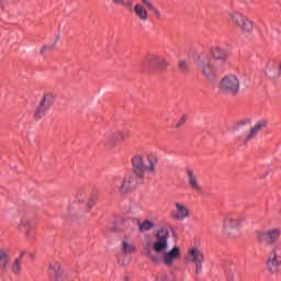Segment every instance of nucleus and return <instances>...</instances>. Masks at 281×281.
<instances>
[{"mask_svg": "<svg viewBox=\"0 0 281 281\" xmlns=\"http://www.w3.org/2000/svg\"><path fill=\"white\" fill-rule=\"evenodd\" d=\"M170 238V231L166 226H161L156 232V240L153 244V249L156 254H162V256L153 255L148 251L149 260L154 265L162 262L165 267H172L177 260H181V249L179 246H175L168 251V239Z\"/></svg>", "mask_w": 281, "mask_h": 281, "instance_id": "obj_1", "label": "nucleus"}, {"mask_svg": "<svg viewBox=\"0 0 281 281\" xmlns=\"http://www.w3.org/2000/svg\"><path fill=\"white\" fill-rule=\"evenodd\" d=\"M146 159L148 165H146V160L144 156L137 154L132 157V172L138 179H145L146 172L150 175L157 173V164H159V156L156 153H149L146 155Z\"/></svg>", "mask_w": 281, "mask_h": 281, "instance_id": "obj_2", "label": "nucleus"}, {"mask_svg": "<svg viewBox=\"0 0 281 281\" xmlns=\"http://www.w3.org/2000/svg\"><path fill=\"white\" fill-rule=\"evenodd\" d=\"M95 203H98V195L95 193L89 195V187L83 184L77 189L76 201L71 204V210L78 216H83L93 210Z\"/></svg>", "mask_w": 281, "mask_h": 281, "instance_id": "obj_3", "label": "nucleus"}, {"mask_svg": "<svg viewBox=\"0 0 281 281\" xmlns=\"http://www.w3.org/2000/svg\"><path fill=\"white\" fill-rule=\"evenodd\" d=\"M218 89L223 95L236 98L240 93V80L236 75H226L221 79Z\"/></svg>", "mask_w": 281, "mask_h": 281, "instance_id": "obj_4", "label": "nucleus"}, {"mask_svg": "<svg viewBox=\"0 0 281 281\" xmlns=\"http://www.w3.org/2000/svg\"><path fill=\"white\" fill-rule=\"evenodd\" d=\"M281 228H270L268 231H258L256 233L257 243L259 245H265L266 247H271L280 240Z\"/></svg>", "mask_w": 281, "mask_h": 281, "instance_id": "obj_5", "label": "nucleus"}, {"mask_svg": "<svg viewBox=\"0 0 281 281\" xmlns=\"http://www.w3.org/2000/svg\"><path fill=\"white\" fill-rule=\"evenodd\" d=\"M231 21L245 34H251L254 32V21L245 16V14L236 11L228 13Z\"/></svg>", "mask_w": 281, "mask_h": 281, "instance_id": "obj_6", "label": "nucleus"}, {"mask_svg": "<svg viewBox=\"0 0 281 281\" xmlns=\"http://www.w3.org/2000/svg\"><path fill=\"white\" fill-rule=\"evenodd\" d=\"M243 221L236 216H228L224 220V234L228 238H238Z\"/></svg>", "mask_w": 281, "mask_h": 281, "instance_id": "obj_7", "label": "nucleus"}, {"mask_svg": "<svg viewBox=\"0 0 281 281\" xmlns=\"http://www.w3.org/2000/svg\"><path fill=\"white\" fill-rule=\"evenodd\" d=\"M195 64L199 71H201L205 78H214V74H216V67H214V63H212V59L209 56H199Z\"/></svg>", "mask_w": 281, "mask_h": 281, "instance_id": "obj_8", "label": "nucleus"}, {"mask_svg": "<svg viewBox=\"0 0 281 281\" xmlns=\"http://www.w3.org/2000/svg\"><path fill=\"white\" fill-rule=\"evenodd\" d=\"M281 267V248L276 246L268 255L266 269L269 273H278Z\"/></svg>", "mask_w": 281, "mask_h": 281, "instance_id": "obj_9", "label": "nucleus"}, {"mask_svg": "<svg viewBox=\"0 0 281 281\" xmlns=\"http://www.w3.org/2000/svg\"><path fill=\"white\" fill-rule=\"evenodd\" d=\"M142 183H144V179L138 178L136 175L132 172L123 178L122 184L120 187V192L126 194V192H131L133 188H136V186H139Z\"/></svg>", "mask_w": 281, "mask_h": 281, "instance_id": "obj_10", "label": "nucleus"}, {"mask_svg": "<svg viewBox=\"0 0 281 281\" xmlns=\"http://www.w3.org/2000/svg\"><path fill=\"white\" fill-rule=\"evenodd\" d=\"M188 260L194 262L195 273L199 276L203 271V262L205 261V255L199 250V248H191L188 252Z\"/></svg>", "mask_w": 281, "mask_h": 281, "instance_id": "obj_11", "label": "nucleus"}, {"mask_svg": "<svg viewBox=\"0 0 281 281\" xmlns=\"http://www.w3.org/2000/svg\"><path fill=\"white\" fill-rule=\"evenodd\" d=\"M267 127V121L261 120L257 122V124L250 128V132L246 136H238L237 139L241 142L243 144L247 145L251 139L256 138L258 136V133H260L261 130Z\"/></svg>", "mask_w": 281, "mask_h": 281, "instance_id": "obj_12", "label": "nucleus"}, {"mask_svg": "<svg viewBox=\"0 0 281 281\" xmlns=\"http://www.w3.org/2000/svg\"><path fill=\"white\" fill-rule=\"evenodd\" d=\"M145 64L148 65L149 69H166L168 67V60L155 54L148 55Z\"/></svg>", "mask_w": 281, "mask_h": 281, "instance_id": "obj_13", "label": "nucleus"}, {"mask_svg": "<svg viewBox=\"0 0 281 281\" xmlns=\"http://www.w3.org/2000/svg\"><path fill=\"white\" fill-rule=\"evenodd\" d=\"M187 179L189 187L193 192H196L198 194H201L203 192V187L199 183V180L196 179V176L194 175V171L192 169L187 170Z\"/></svg>", "mask_w": 281, "mask_h": 281, "instance_id": "obj_14", "label": "nucleus"}, {"mask_svg": "<svg viewBox=\"0 0 281 281\" xmlns=\"http://www.w3.org/2000/svg\"><path fill=\"white\" fill-rule=\"evenodd\" d=\"M120 138L116 134V132L114 133H108L105 134L104 138H103V145L105 146V148H115L117 146V144H120Z\"/></svg>", "mask_w": 281, "mask_h": 281, "instance_id": "obj_15", "label": "nucleus"}, {"mask_svg": "<svg viewBox=\"0 0 281 281\" xmlns=\"http://www.w3.org/2000/svg\"><path fill=\"white\" fill-rule=\"evenodd\" d=\"M18 229L20 232H26V237L34 238V235L32 234L34 226L32 225V222L30 220L22 218L18 224Z\"/></svg>", "mask_w": 281, "mask_h": 281, "instance_id": "obj_16", "label": "nucleus"}, {"mask_svg": "<svg viewBox=\"0 0 281 281\" xmlns=\"http://www.w3.org/2000/svg\"><path fill=\"white\" fill-rule=\"evenodd\" d=\"M177 213L173 215L175 221H183L190 216V210L179 202L176 203Z\"/></svg>", "mask_w": 281, "mask_h": 281, "instance_id": "obj_17", "label": "nucleus"}, {"mask_svg": "<svg viewBox=\"0 0 281 281\" xmlns=\"http://www.w3.org/2000/svg\"><path fill=\"white\" fill-rule=\"evenodd\" d=\"M136 249L135 244H133L128 237L123 238L121 251H123L125 256H131V254H134Z\"/></svg>", "mask_w": 281, "mask_h": 281, "instance_id": "obj_18", "label": "nucleus"}, {"mask_svg": "<svg viewBox=\"0 0 281 281\" xmlns=\"http://www.w3.org/2000/svg\"><path fill=\"white\" fill-rule=\"evenodd\" d=\"M134 13L139 21L146 22L148 21V11L144 8V5L137 3L134 5Z\"/></svg>", "mask_w": 281, "mask_h": 281, "instance_id": "obj_19", "label": "nucleus"}, {"mask_svg": "<svg viewBox=\"0 0 281 281\" xmlns=\"http://www.w3.org/2000/svg\"><path fill=\"white\" fill-rule=\"evenodd\" d=\"M49 274L54 276L56 280L63 276V268L58 261H52L48 268Z\"/></svg>", "mask_w": 281, "mask_h": 281, "instance_id": "obj_20", "label": "nucleus"}, {"mask_svg": "<svg viewBox=\"0 0 281 281\" xmlns=\"http://www.w3.org/2000/svg\"><path fill=\"white\" fill-rule=\"evenodd\" d=\"M212 56L215 60H227V50L222 47H215L212 49Z\"/></svg>", "mask_w": 281, "mask_h": 281, "instance_id": "obj_21", "label": "nucleus"}, {"mask_svg": "<svg viewBox=\"0 0 281 281\" xmlns=\"http://www.w3.org/2000/svg\"><path fill=\"white\" fill-rule=\"evenodd\" d=\"M23 256H25V252L22 251L21 255L14 259L11 271L14 273V276H19L21 273V262H23Z\"/></svg>", "mask_w": 281, "mask_h": 281, "instance_id": "obj_22", "label": "nucleus"}, {"mask_svg": "<svg viewBox=\"0 0 281 281\" xmlns=\"http://www.w3.org/2000/svg\"><path fill=\"white\" fill-rule=\"evenodd\" d=\"M54 100H55V97L53 93H46L43 97L41 104H43L46 109H49V106H52V104H54Z\"/></svg>", "mask_w": 281, "mask_h": 281, "instance_id": "obj_23", "label": "nucleus"}, {"mask_svg": "<svg viewBox=\"0 0 281 281\" xmlns=\"http://www.w3.org/2000/svg\"><path fill=\"white\" fill-rule=\"evenodd\" d=\"M153 227H155V223L150 222L149 220L138 223L139 232H149V229H153Z\"/></svg>", "mask_w": 281, "mask_h": 281, "instance_id": "obj_24", "label": "nucleus"}, {"mask_svg": "<svg viewBox=\"0 0 281 281\" xmlns=\"http://www.w3.org/2000/svg\"><path fill=\"white\" fill-rule=\"evenodd\" d=\"M8 265H10V258H8V254L0 250V268L8 269Z\"/></svg>", "mask_w": 281, "mask_h": 281, "instance_id": "obj_25", "label": "nucleus"}, {"mask_svg": "<svg viewBox=\"0 0 281 281\" xmlns=\"http://www.w3.org/2000/svg\"><path fill=\"white\" fill-rule=\"evenodd\" d=\"M49 109L46 108L44 104L40 103L38 108L35 111V120H41L45 115V112H47Z\"/></svg>", "mask_w": 281, "mask_h": 281, "instance_id": "obj_26", "label": "nucleus"}, {"mask_svg": "<svg viewBox=\"0 0 281 281\" xmlns=\"http://www.w3.org/2000/svg\"><path fill=\"white\" fill-rule=\"evenodd\" d=\"M115 133H116V136L119 137V142H124L125 139H128L131 137V131L128 130H122Z\"/></svg>", "mask_w": 281, "mask_h": 281, "instance_id": "obj_27", "label": "nucleus"}, {"mask_svg": "<svg viewBox=\"0 0 281 281\" xmlns=\"http://www.w3.org/2000/svg\"><path fill=\"white\" fill-rule=\"evenodd\" d=\"M114 5H122L123 8H131L132 3L128 0H111Z\"/></svg>", "mask_w": 281, "mask_h": 281, "instance_id": "obj_28", "label": "nucleus"}, {"mask_svg": "<svg viewBox=\"0 0 281 281\" xmlns=\"http://www.w3.org/2000/svg\"><path fill=\"white\" fill-rule=\"evenodd\" d=\"M178 67H179L180 71H182L183 74H188V69H189L188 61L180 60Z\"/></svg>", "mask_w": 281, "mask_h": 281, "instance_id": "obj_29", "label": "nucleus"}, {"mask_svg": "<svg viewBox=\"0 0 281 281\" xmlns=\"http://www.w3.org/2000/svg\"><path fill=\"white\" fill-rule=\"evenodd\" d=\"M148 9L154 12L156 19H161V13L159 12V9L155 7V4H151Z\"/></svg>", "mask_w": 281, "mask_h": 281, "instance_id": "obj_30", "label": "nucleus"}, {"mask_svg": "<svg viewBox=\"0 0 281 281\" xmlns=\"http://www.w3.org/2000/svg\"><path fill=\"white\" fill-rule=\"evenodd\" d=\"M183 124H186V116H181L179 121L176 122L175 128L179 130L181 126H183Z\"/></svg>", "mask_w": 281, "mask_h": 281, "instance_id": "obj_31", "label": "nucleus"}, {"mask_svg": "<svg viewBox=\"0 0 281 281\" xmlns=\"http://www.w3.org/2000/svg\"><path fill=\"white\" fill-rule=\"evenodd\" d=\"M156 281H170V279L168 278V274H166V273H160V274L157 277Z\"/></svg>", "mask_w": 281, "mask_h": 281, "instance_id": "obj_32", "label": "nucleus"}, {"mask_svg": "<svg viewBox=\"0 0 281 281\" xmlns=\"http://www.w3.org/2000/svg\"><path fill=\"white\" fill-rule=\"evenodd\" d=\"M52 49H54V44L53 45H46L44 47L41 48V54H45V52H52Z\"/></svg>", "mask_w": 281, "mask_h": 281, "instance_id": "obj_33", "label": "nucleus"}, {"mask_svg": "<svg viewBox=\"0 0 281 281\" xmlns=\"http://www.w3.org/2000/svg\"><path fill=\"white\" fill-rule=\"evenodd\" d=\"M142 3H144V5H146L147 8H149L153 4V2L148 0H142Z\"/></svg>", "mask_w": 281, "mask_h": 281, "instance_id": "obj_34", "label": "nucleus"}, {"mask_svg": "<svg viewBox=\"0 0 281 281\" xmlns=\"http://www.w3.org/2000/svg\"><path fill=\"white\" fill-rule=\"evenodd\" d=\"M245 124H246L245 121L238 122V123H237V128L240 127V126H245Z\"/></svg>", "mask_w": 281, "mask_h": 281, "instance_id": "obj_35", "label": "nucleus"}, {"mask_svg": "<svg viewBox=\"0 0 281 281\" xmlns=\"http://www.w3.org/2000/svg\"><path fill=\"white\" fill-rule=\"evenodd\" d=\"M121 281H131V278L128 276H125Z\"/></svg>", "mask_w": 281, "mask_h": 281, "instance_id": "obj_36", "label": "nucleus"}, {"mask_svg": "<svg viewBox=\"0 0 281 281\" xmlns=\"http://www.w3.org/2000/svg\"><path fill=\"white\" fill-rule=\"evenodd\" d=\"M5 1H8V0H0V3H4Z\"/></svg>", "mask_w": 281, "mask_h": 281, "instance_id": "obj_37", "label": "nucleus"}]
</instances>
